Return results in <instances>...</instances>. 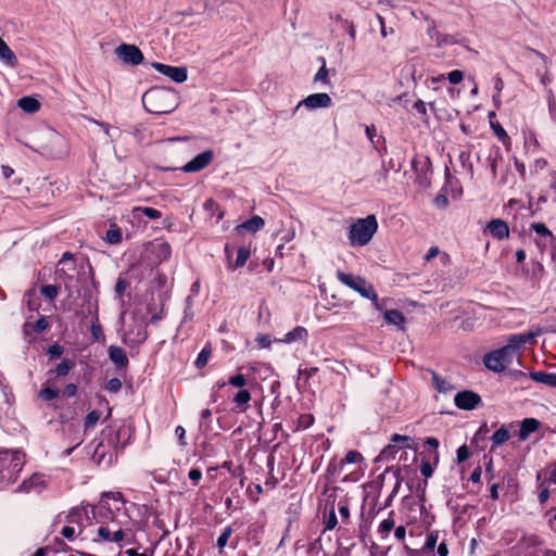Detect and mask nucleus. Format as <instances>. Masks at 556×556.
<instances>
[{"mask_svg": "<svg viewBox=\"0 0 556 556\" xmlns=\"http://www.w3.org/2000/svg\"><path fill=\"white\" fill-rule=\"evenodd\" d=\"M49 327V323L47 320V318L45 316H41L39 317L36 323H35V326H34V329L37 331V332H42L45 331L46 329H48Z\"/></svg>", "mask_w": 556, "mask_h": 556, "instance_id": "nucleus-63", "label": "nucleus"}, {"mask_svg": "<svg viewBox=\"0 0 556 556\" xmlns=\"http://www.w3.org/2000/svg\"><path fill=\"white\" fill-rule=\"evenodd\" d=\"M314 422V417L311 414H302L299 417V427L302 429H307Z\"/></svg>", "mask_w": 556, "mask_h": 556, "instance_id": "nucleus-60", "label": "nucleus"}, {"mask_svg": "<svg viewBox=\"0 0 556 556\" xmlns=\"http://www.w3.org/2000/svg\"><path fill=\"white\" fill-rule=\"evenodd\" d=\"M542 332V328L535 327L527 332L511 334L508 337L507 344L505 346L515 356L516 351H518L525 344H534L536 337H539Z\"/></svg>", "mask_w": 556, "mask_h": 556, "instance_id": "nucleus-7", "label": "nucleus"}, {"mask_svg": "<svg viewBox=\"0 0 556 556\" xmlns=\"http://www.w3.org/2000/svg\"><path fill=\"white\" fill-rule=\"evenodd\" d=\"M112 526L110 525H102L98 529L97 539L94 541H102V542H111L112 541V530L114 529L115 522H112Z\"/></svg>", "mask_w": 556, "mask_h": 556, "instance_id": "nucleus-32", "label": "nucleus"}, {"mask_svg": "<svg viewBox=\"0 0 556 556\" xmlns=\"http://www.w3.org/2000/svg\"><path fill=\"white\" fill-rule=\"evenodd\" d=\"M529 376L535 382L543 383L545 386L556 389V374L555 372L531 371L529 374Z\"/></svg>", "mask_w": 556, "mask_h": 556, "instance_id": "nucleus-21", "label": "nucleus"}, {"mask_svg": "<svg viewBox=\"0 0 556 556\" xmlns=\"http://www.w3.org/2000/svg\"><path fill=\"white\" fill-rule=\"evenodd\" d=\"M250 254H251V251H250L249 247H244V245L240 247L238 250V253H237V258H236L235 263L232 265H230V267L232 269H237V268L244 266L248 258L250 257Z\"/></svg>", "mask_w": 556, "mask_h": 556, "instance_id": "nucleus-29", "label": "nucleus"}, {"mask_svg": "<svg viewBox=\"0 0 556 556\" xmlns=\"http://www.w3.org/2000/svg\"><path fill=\"white\" fill-rule=\"evenodd\" d=\"M109 357L118 369L126 368L128 365L126 352L119 346L111 345L109 348Z\"/></svg>", "mask_w": 556, "mask_h": 556, "instance_id": "nucleus-17", "label": "nucleus"}, {"mask_svg": "<svg viewBox=\"0 0 556 556\" xmlns=\"http://www.w3.org/2000/svg\"><path fill=\"white\" fill-rule=\"evenodd\" d=\"M399 452L397 446H393V443L390 442L378 455L377 459L381 462H387L395 458L396 453Z\"/></svg>", "mask_w": 556, "mask_h": 556, "instance_id": "nucleus-35", "label": "nucleus"}, {"mask_svg": "<svg viewBox=\"0 0 556 556\" xmlns=\"http://www.w3.org/2000/svg\"><path fill=\"white\" fill-rule=\"evenodd\" d=\"M251 400V393L247 389H241L233 397V403L241 410L245 412L248 408V403Z\"/></svg>", "mask_w": 556, "mask_h": 556, "instance_id": "nucleus-28", "label": "nucleus"}, {"mask_svg": "<svg viewBox=\"0 0 556 556\" xmlns=\"http://www.w3.org/2000/svg\"><path fill=\"white\" fill-rule=\"evenodd\" d=\"M25 465V455L20 451H0V488H4L18 478Z\"/></svg>", "mask_w": 556, "mask_h": 556, "instance_id": "nucleus-2", "label": "nucleus"}, {"mask_svg": "<svg viewBox=\"0 0 556 556\" xmlns=\"http://www.w3.org/2000/svg\"><path fill=\"white\" fill-rule=\"evenodd\" d=\"M530 228L544 239H553L552 231L543 223H532Z\"/></svg>", "mask_w": 556, "mask_h": 556, "instance_id": "nucleus-39", "label": "nucleus"}, {"mask_svg": "<svg viewBox=\"0 0 556 556\" xmlns=\"http://www.w3.org/2000/svg\"><path fill=\"white\" fill-rule=\"evenodd\" d=\"M60 394V390L51 387H43L39 393L38 396L43 400L45 402H50L54 399H56Z\"/></svg>", "mask_w": 556, "mask_h": 556, "instance_id": "nucleus-38", "label": "nucleus"}, {"mask_svg": "<svg viewBox=\"0 0 556 556\" xmlns=\"http://www.w3.org/2000/svg\"><path fill=\"white\" fill-rule=\"evenodd\" d=\"M337 278L341 283L358 292L363 298L377 301V293L372 285L367 282L365 278L341 270L337 271Z\"/></svg>", "mask_w": 556, "mask_h": 556, "instance_id": "nucleus-5", "label": "nucleus"}, {"mask_svg": "<svg viewBox=\"0 0 556 556\" xmlns=\"http://www.w3.org/2000/svg\"><path fill=\"white\" fill-rule=\"evenodd\" d=\"M142 104L150 114H168L178 106V94L172 88L152 87L143 93Z\"/></svg>", "mask_w": 556, "mask_h": 556, "instance_id": "nucleus-1", "label": "nucleus"}, {"mask_svg": "<svg viewBox=\"0 0 556 556\" xmlns=\"http://www.w3.org/2000/svg\"><path fill=\"white\" fill-rule=\"evenodd\" d=\"M541 426V422L535 418H525L521 421L520 429H519V440L526 441L529 435L533 432H535Z\"/></svg>", "mask_w": 556, "mask_h": 556, "instance_id": "nucleus-18", "label": "nucleus"}, {"mask_svg": "<svg viewBox=\"0 0 556 556\" xmlns=\"http://www.w3.org/2000/svg\"><path fill=\"white\" fill-rule=\"evenodd\" d=\"M255 340L262 349H268L271 344V340L268 334H258Z\"/></svg>", "mask_w": 556, "mask_h": 556, "instance_id": "nucleus-64", "label": "nucleus"}, {"mask_svg": "<svg viewBox=\"0 0 556 556\" xmlns=\"http://www.w3.org/2000/svg\"><path fill=\"white\" fill-rule=\"evenodd\" d=\"M509 439V431L502 426L500 429H497L493 435L491 437V441L493 446H498Z\"/></svg>", "mask_w": 556, "mask_h": 556, "instance_id": "nucleus-31", "label": "nucleus"}, {"mask_svg": "<svg viewBox=\"0 0 556 556\" xmlns=\"http://www.w3.org/2000/svg\"><path fill=\"white\" fill-rule=\"evenodd\" d=\"M321 61H323V65L320 66V68L316 73V75L314 77V80L315 81H321V83L328 85L330 81H329V78H328V70L326 67V61H325L324 58H321Z\"/></svg>", "mask_w": 556, "mask_h": 556, "instance_id": "nucleus-50", "label": "nucleus"}, {"mask_svg": "<svg viewBox=\"0 0 556 556\" xmlns=\"http://www.w3.org/2000/svg\"><path fill=\"white\" fill-rule=\"evenodd\" d=\"M302 105L308 110L326 109L332 105V100L329 94L324 92L309 94L298 103L293 109V114H295Z\"/></svg>", "mask_w": 556, "mask_h": 556, "instance_id": "nucleus-9", "label": "nucleus"}, {"mask_svg": "<svg viewBox=\"0 0 556 556\" xmlns=\"http://www.w3.org/2000/svg\"><path fill=\"white\" fill-rule=\"evenodd\" d=\"M43 483V479L41 475L34 473L28 479L24 480L20 486L17 488V492H25L28 493L31 490H36L39 486H41Z\"/></svg>", "mask_w": 556, "mask_h": 556, "instance_id": "nucleus-23", "label": "nucleus"}, {"mask_svg": "<svg viewBox=\"0 0 556 556\" xmlns=\"http://www.w3.org/2000/svg\"><path fill=\"white\" fill-rule=\"evenodd\" d=\"M90 505H81L71 509L67 519L72 523H83L84 519L89 520V513H91Z\"/></svg>", "mask_w": 556, "mask_h": 556, "instance_id": "nucleus-19", "label": "nucleus"}, {"mask_svg": "<svg viewBox=\"0 0 556 556\" xmlns=\"http://www.w3.org/2000/svg\"><path fill=\"white\" fill-rule=\"evenodd\" d=\"M75 366V363L70 358H64L61 363H59L53 370L56 376L62 377L66 376Z\"/></svg>", "mask_w": 556, "mask_h": 556, "instance_id": "nucleus-34", "label": "nucleus"}, {"mask_svg": "<svg viewBox=\"0 0 556 556\" xmlns=\"http://www.w3.org/2000/svg\"><path fill=\"white\" fill-rule=\"evenodd\" d=\"M307 337H308L307 329L302 326H298L294 329H292L291 331L287 332L282 339H276L275 341L290 344V343L298 342V341L304 342V341H306Z\"/></svg>", "mask_w": 556, "mask_h": 556, "instance_id": "nucleus-15", "label": "nucleus"}, {"mask_svg": "<svg viewBox=\"0 0 556 556\" xmlns=\"http://www.w3.org/2000/svg\"><path fill=\"white\" fill-rule=\"evenodd\" d=\"M232 531H233L232 528L230 526H228L224 529L222 534L218 536L216 545L219 549H223L227 545V542H228L230 535L232 534Z\"/></svg>", "mask_w": 556, "mask_h": 556, "instance_id": "nucleus-49", "label": "nucleus"}, {"mask_svg": "<svg viewBox=\"0 0 556 556\" xmlns=\"http://www.w3.org/2000/svg\"><path fill=\"white\" fill-rule=\"evenodd\" d=\"M427 34L430 39L433 40L438 46L450 45L454 42L451 36L443 35L439 31L433 21L428 26Z\"/></svg>", "mask_w": 556, "mask_h": 556, "instance_id": "nucleus-20", "label": "nucleus"}, {"mask_svg": "<svg viewBox=\"0 0 556 556\" xmlns=\"http://www.w3.org/2000/svg\"><path fill=\"white\" fill-rule=\"evenodd\" d=\"M446 78L452 85H457L464 79V73L459 70H454L447 74Z\"/></svg>", "mask_w": 556, "mask_h": 556, "instance_id": "nucleus-59", "label": "nucleus"}, {"mask_svg": "<svg viewBox=\"0 0 556 556\" xmlns=\"http://www.w3.org/2000/svg\"><path fill=\"white\" fill-rule=\"evenodd\" d=\"M431 456L426 458V456L422 457L421 466H420V472L425 478H430L433 475L434 470V463H431Z\"/></svg>", "mask_w": 556, "mask_h": 556, "instance_id": "nucleus-41", "label": "nucleus"}, {"mask_svg": "<svg viewBox=\"0 0 556 556\" xmlns=\"http://www.w3.org/2000/svg\"><path fill=\"white\" fill-rule=\"evenodd\" d=\"M101 417V414L99 410H91L90 413H88V415L86 416L85 418V428L86 429H90V428H93L97 422L99 421Z\"/></svg>", "mask_w": 556, "mask_h": 556, "instance_id": "nucleus-48", "label": "nucleus"}, {"mask_svg": "<svg viewBox=\"0 0 556 556\" xmlns=\"http://www.w3.org/2000/svg\"><path fill=\"white\" fill-rule=\"evenodd\" d=\"M363 459V456L359 452L349 451L345 457L341 460V465L344 464H355Z\"/></svg>", "mask_w": 556, "mask_h": 556, "instance_id": "nucleus-51", "label": "nucleus"}, {"mask_svg": "<svg viewBox=\"0 0 556 556\" xmlns=\"http://www.w3.org/2000/svg\"><path fill=\"white\" fill-rule=\"evenodd\" d=\"M0 59L10 66L17 64V58L7 42L0 37Z\"/></svg>", "mask_w": 556, "mask_h": 556, "instance_id": "nucleus-24", "label": "nucleus"}, {"mask_svg": "<svg viewBox=\"0 0 556 556\" xmlns=\"http://www.w3.org/2000/svg\"><path fill=\"white\" fill-rule=\"evenodd\" d=\"M123 496L119 492H108L103 493L99 504L96 507H91L93 518L111 519L115 521L117 515L124 510Z\"/></svg>", "mask_w": 556, "mask_h": 556, "instance_id": "nucleus-3", "label": "nucleus"}, {"mask_svg": "<svg viewBox=\"0 0 556 556\" xmlns=\"http://www.w3.org/2000/svg\"><path fill=\"white\" fill-rule=\"evenodd\" d=\"M500 161H502V154H501L500 150L496 149L488 157L489 166H490L493 177H495L497 174V164Z\"/></svg>", "mask_w": 556, "mask_h": 556, "instance_id": "nucleus-42", "label": "nucleus"}, {"mask_svg": "<svg viewBox=\"0 0 556 556\" xmlns=\"http://www.w3.org/2000/svg\"><path fill=\"white\" fill-rule=\"evenodd\" d=\"M212 355V346L210 343H207L202 350L201 352L198 354V357L194 362V365L197 368L201 369L203 368L204 366H206L210 357Z\"/></svg>", "mask_w": 556, "mask_h": 556, "instance_id": "nucleus-30", "label": "nucleus"}, {"mask_svg": "<svg viewBox=\"0 0 556 556\" xmlns=\"http://www.w3.org/2000/svg\"><path fill=\"white\" fill-rule=\"evenodd\" d=\"M135 212H139V213H142L144 216H147L148 218L150 219H159L161 218L162 216V213L156 210V208H153V207H136L135 208Z\"/></svg>", "mask_w": 556, "mask_h": 556, "instance_id": "nucleus-47", "label": "nucleus"}, {"mask_svg": "<svg viewBox=\"0 0 556 556\" xmlns=\"http://www.w3.org/2000/svg\"><path fill=\"white\" fill-rule=\"evenodd\" d=\"M458 160L464 168L468 167L469 172H473L472 164L470 163V153L468 151H460Z\"/></svg>", "mask_w": 556, "mask_h": 556, "instance_id": "nucleus-56", "label": "nucleus"}, {"mask_svg": "<svg viewBox=\"0 0 556 556\" xmlns=\"http://www.w3.org/2000/svg\"><path fill=\"white\" fill-rule=\"evenodd\" d=\"M154 252L160 261H165L170 256V245L167 242H160L155 245Z\"/></svg>", "mask_w": 556, "mask_h": 556, "instance_id": "nucleus-37", "label": "nucleus"}, {"mask_svg": "<svg viewBox=\"0 0 556 556\" xmlns=\"http://www.w3.org/2000/svg\"><path fill=\"white\" fill-rule=\"evenodd\" d=\"M438 542V533L431 532L428 534L426 543H425V549H434Z\"/></svg>", "mask_w": 556, "mask_h": 556, "instance_id": "nucleus-61", "label": "nucleus"}, {"mask_svg": "<svg viewBox=\"0 0 556 556\" xmlns=\"http://www.w3.org/2000/svg\"><path fill=\"white\" fill-rule=\"evenodd\" d=\"M214 159L212 150H205L181 167L185 173H197L208 166Z\"/></svg>", "mask_w": 556, "mask_h": 556, "instance_id": "nucleus-12", "label": "nucleus"}, {"mask_svg": "<svg viewBox=\"0 0 556 556\" xmlns=\"http://www.w3.org/2000/svg\"><path fill=\"white\" fill-rule=\"evenodd\" d=\"M547 108L548 114L556 124V98L552 89L547 90Z\"/></svg>", "mask_w": 556, "mask_h": 556, "instance_id": "nucleus-40", "label": "nucleus"}, {"mask_svg": "<svg viewBox=\"0 0 556 556\" xmlns=\"http://www.w3.org/2000/svg\"><path fill=\"white\" fill-rule=\"evenodd\" d=\"M87 301V313L92 315V321L90 327V332L92 338L98 342H103L105 339V336L102 330V326L99 324V317H98V300L91 301V293L88 295Z\"/></svg>", "mask_w": 556, "mask_h": 556, "instance_id": "nucleus-10", "label": "nucleus"}, {"mask_svg": "<svg viewBox=\"0 0 556 556\" xmlns=\"http://www.w3.org/2000/svg\"><path fill=\"white\" fill-rule=\"evenodd\" d=\"M64 353V348L59 343H53L48 348L47 354L51 358H58Z\"/></svg>", "mask_w": 556, "mask_h": 556, "instance_id": "nucleus-54", "label": "nucleus"}, {"mask_svg": "<svg viewBox=\"0 0 556 556\" xmlns=\"http://www.w3.org/2000/svg\"><path fill=\"white\" fill-rule=\"evenodd\" d=\"M105 239L109 243L117 244L122 241V231L119 228H111L106 231Z\"/></svg>", "mask_w": 556, "mask_h": 556, "instance_id": "nucleus-46", "label": "nucleus"}, {"mask_svg": "<svg viewBox=\"0 0 556 556\" xmlns=\"http://www.w3.org/2000/svg\"><path fill=\"white\" fill-rule=\"evenodd\" d=\"M393 528L394 520L391 517L382 520L378 527V532L380 533L381 539H386Z\"/></svg>", "mask_w": 556, "mask_h": 556, "instance_id": "nucleus-43", "label": "nucleus"}, {"mask_svg": "<svg viewBox=\"0 0 556 556\" xmlns=\"http://www.w3.org/2000/svg\"><path fill=\"white\" fill-rule=\"evenodd\" d=\"M152 66L162 75L170 78L175 83H184L187 80L188 73L184 66H170L167 64L154 62Z\"/></svg>", "mask_w": 556, "mask_h": 556, "instance_id": "nucleus-11", "label": "nucleus"}, {"mask_svg": "<svg viewBox=\"0 0 556 556\" xmlns=\"http://www.w3.org/2000/svg\"><path fill=\"white\" fill-rule=\"evenodd\" d=\"M469 450L467 447V445H462L457 448V462L458 463H464L465 460H467L469 458Z\"/></svg>", "mask_w": 556, "mask_h": 556, "instance_id": "nucleus-62", "label": "nucleus"}, {"mask_svg": "<svg viewBox=\"0 0 556 556\" xmlns=\"http://www.w3.org/2000/svg\"><path fill=\"white\" fill-rule=\"evenodd\" d=\"M432 383L434 388L442 393H446L452 389V386L434 371H432Z\"/></svg>", "mask_w": 556, "mask_h": 556, "instance_id": "nucleus-36", "label": "nucleus"}, {"mask_svg": "<svg viewBox=\"0 0 556 556\" xmlns=\"http://www.w3.org/2000/svg\"><path fill=\"white\" fill-rule=\"evenodd\" d=\"M426 444L433 448V452L431 453L432 455L430 456L433 458L434 465H437L439 463V454L437 452V448L439 447V441L435 438L430 437L426 439Z\"/></svg>", "mask_w": 556, "mask_h": 556, "instance_id": "nucleus-53", "label": "nucleus"}, {"mask_svg": "<svg viewBox=\"0 0 556 556\" xmlns=\"http://www.w3.org/2000/svg\"><path fill=\"white\" fill-rule=\"evenodd\" d=\"M454 403L459 409L471 410L481 403V396L473 391L465 390L455 395Z\"/></svg>", "mask_w": 556, "mask_h": 556, "instance_id": "nucleus-13", "label": "nucleus"}, {"mask_svg": "<svg viewBox=\"0 0 556 556\" xmlns=\"http://www.w3.org/2000/svg\"><path fill=\"white\" fill-rule=\"evenodd\" d=\"M413 109L420 115L422 121L428 119L427 105L422 100H417L414 103Z\"/></svg>", "mask_w": 556, "mask_h": 556, "instance_id": "nucleus-55", "label": "nucleus"}, {"mask_svg": "<svg viewBox=\"0 0 556 556\" xmlns=\"http://www.w3.org/2000/svg\"><path fill=\"white\" fill-rule=\"evenodd\" d=\"M116 56L122 60L125 64L129 65H138L143 62L144 56L141 50L135 46L129 43H121L115 49Z\"/></svg>", "mask_w": 556, "mask_h": 556, "instance_id": "nucleus-8", "label": "nucleus"}, {"mask_svg": "<svg viewBox=\"0 0 556 556\" xmlns=\"http://www.w3.org/2000/svg\"><path fill=\"white\" fill-rule=\"evenodd\" d=\"M431 174H417L415 182L420 189H427L430 186Z\"/></svg>", "mask_w": 556, "mask_h": 556, "instance_id": "nucleus-57", "label": "nucleus"}, {"mask_svg": "<svg viewBox=\"0 0 556 556\" xmlns=\"http://www.w3.org/2000/svg\"><path fill=\"white\" fill-rule=\"evenodd\" d=\"M40 293L46 299L53 301L59 294V288L54 285H46L40 288Z\"/></svg>", "mask_w": 556, "mask_h": 556, "instance_id": "nucleus-45", "label": "nucleus"}, {"mask_svg": "<svg viewBox=\"0 0 556 556\" xmlns=\"http://www.w3.org/2000/svg\"><path fill=\"white\" fill-rule=\"evenodd\" d=\"M390 442L393 443V446H397L399 450L401 448H410L413 444V439L407 435H401V434H393L391 437Z\"/></svg>", "mask_w": 556, "mask_h": 556, "instance_id": "nucleus-33", "label": "nucleus"}, {"mask_svg": "<svg viewBox=\"0 0 556 556\" xmlns=\"http://www.w3.org/2000/svg\"><path fill=\"white\" fill-rule=\"evenodd\" d=\"M484 232H489L494 239L503 240L509 237V226L505 220L494 218L486 224Z\"/></svg>", "mask_w": 556, "mask_h": 556, "instance_id": "nucleus-14", "label": "nucleus"}, {"mask_svg": "<svg viewBox=\"0 0 556 556\" xmlns=\"http://www.w3.org/2000/svg\"><path fill=\"white\" fill-rule=\"evenodd\" d=\"M514 355L506 346L489 352L483 356L484 366L494 372H502L511 364Z\"/></svg>", "mask_w": 556, "mask_h": 556, "instance_id": "nucleus-6", "label": "nucleus"}, {"mask_svg": "<svg viewBox=\"0 0 556 556\" xmlns=\"http://www.w3.org/2000/svg\"><path fill=\"white\" fill-rule=\"evenodd\" d=\"M228 383L236 388H242L247 384L244 375L238 374L229 378Z\"/></svg>", "mask_w": 556, "mask_h": 556, "instance_id": "nucleus-58", "label": "nucleus"}, {"mask_svg": "<svg viewBox=\"0 0 556 556\" xmlns=\"http://www.w3.org/2000/svg\"><path fill=\"white\" fill-rule=\"evenodd\" d=\"M412 166L416 174H432V164L428 156L418 155L413 159Z\"/></svg>", "mask_w": 556, "mask_h": 556, "instance_id": "nucleus-22", "label": "nucleus"}, {"mask_svg": "<svg viewBox=\"0 0 556 556\" xmlns=\"http://www.w3.org/2000/svg\"><path fill=\"white\" fill-rule=\"evenodd\" d=\"M17 105L26 113H36L40 109V102L33 97H22L17 101Z\"/></svg>", "mask_w": 556, "mask_h": 556, "instance_id": "nucleus-26", "label": "nucleus"}, {"mask_svg": "<svg viewBox=\"0 0 556 556\" xmlns=\"http://www.w3.org/2000/svg\"><path fill=\"white\" fill-rule=\"evenodd\" d=\"M378 229V223L375 215H368L365 218L357 219L351 225L349 240L352 245L363 247L367 244Z\"/></svg>", "mask_w": 556, "mask_h": 556, "instance_id": "nucleus-4", "label": "nucleus"}, {"mask_svg": "<svg viewBox=\"0 0 556 556\" xmlns=\"http://www.w3.org/2000/svg\"><path fill=\"white\" fill-rule=\"evenodd\" d=\"M76 262V260L74 258V254L70 251L63 253L61 260L59 261V264H58V270H56V274L59 275L60 278H63L64 280H71L73 279V275L71 274V270L73 268H67L66 266L70 264V263H74Z\"/></svg>", "mask_w": 556, "mask_h": 556, "instance_id": "nucleus-16", "label": "nucleus"}, {"mask_svg": "<svg viewBox=\"0 0 556 556\" xmlns=\"http://www.w3.org/2000/svg\"><path fill=\"white\" fill-rule=\"evenodd\" d=\"M384 319L388 324L403 328L405 324V316L399 309H389L384 312Z\"/></svg>", "mask_w": 556, "mask_h": 556, "instance_id": "nucleus-27", "label": "nucleus"}, {"mask_svg": "<svg viewBox=\"0 0 556 556\" xmlns=\"http://www.w3.org/2000/svg\"><path fill=\"white\" fill-rule=\"evenodd\" d=\"M122 386L123 383L118 378H111L105 384V390L111 393H117L121 391Z\"/></svg>", "mask_w": 556, "mask_h": 556, "instance_id": "nucleus-52", "label": "nucleus"}, {"mask_svg": "<svg viewBox=\"0 0 556 556\" xmlns=\"http://www.w3.org/2000/svg\"><path fill=\"white\" fill-rule=\"evenodd\" d=\"M389 169L383 164L381 169L374 175L375 182L378 187H384L388 184Z\"/></svg>", "mask_w": 556, "mask_h": 556, "instance_id": "nucleus-44", "label": "nucleus"}, {"mask_svg": "<svg viewBox=\"0 0 556 556\" xmlns=\"http://www.w3.org/2000/svg\"><path fill=\"white\" fill-rule=\"evenodd\" d=\"M264 219L261 216H253L241 225L237 226L236 229L238 231L244 229L251 232H256L264 227Z\"/></svg>", "mask_w": 556, "mask_h": 556, "instance_id": "nucleus-25", "label": "nucleus"}]
</instances>
